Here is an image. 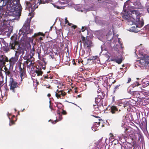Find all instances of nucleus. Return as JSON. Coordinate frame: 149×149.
Here are the masks:
<instances>
[{
	"label": "nucleus",
	"instance_id": "f257e3e1",
	"mask_svg": "<svg viewBox=\"0 0 149 149\" xmlns=\"http://www.w3.org/2000/svg\"><path fill=\"white\" fill-rule=\"evenodd\" d=\"M6 10L20 17L21 15L22 8L19 0H6Z\"/></svg>",
	"mask_w": 149,
	"mask_h": 149
},
{
	"label": "nucleus",
	"instance_id": "f03ea898",
	"mask_svg": "<svg viewBox=\"0 0 149 149\" xmlns=\"http://www.w3.org/2000/svg\"><path fill=\"white\" fill-rule=\"evenodd\" d=\"M128 14H125L123 16V18L127 21L128 25H132L135 22L139 21L141 14L138 10H130L127 11Z\"/></svg>",
	"mask_w": 149,
	"mask_h": 149
},
{
	"label": "nucleus",
	"instance_id": "7ed1b4c3",
	"mask_svg": "<svg viewBox=\"0 0 149 149\" xmlns=\"http://www.w3.org/2000/svg\"><path fill=\"white\" fill-rule=\"evenodd\" d=\"M53 0H31L29 2L26 1V4L27 8L30 12L32 13L38 8L40 4L48 3L49 1L54 2Z\"/></svg>",
	"mask_w": 149,
	"mask_h": 149
},
{
	"label": "nucleus",
	"instance_id": "20e7f679",
	"mask_svg": "<svg viewBox=\"0 0 149 149\" xmlns=\"http://www.w3.org/2000/svg\"><path fill=\"white\" fill-rule=\"evenodd\" d=\"M20 46L18 42L16 40L12 41L10 43L8 46L6 47L4 50L6 52H8L10 51V49H13L15 53L17 52L19 54H23L24 53V50Z\"/></svg>",
	"mask_w": 149,
	"mask_h": 149
},
{
	"label": "nucleus",
	"instance_id": "39448f33",
	"mask_svg": "<svg viewBox=\"0 0 149 149\" xmlns=\"http://www.w3.org/2000/svg\"><path fill=\"white\" fill-rule=\"evenodd\" d=\"M32 18V17H30L26 20L22 28L19 30V36L22 35L23 37L27 34L33 33V29H30V23Z\"/></svg>",
	"mask_w": 149,
	"mask_h": 149
},
{
	"label": "nucleus",
	"instance_id": "423d86ee",
	"mask_svg": "<svg viewBox=\"0 0 149 149\" xmlns=\"http://www.w3.org/2000/svg\"><path fill=\"white\" fill-rule=\"evenodd\" d=\"M105 96L104 93L101 92L100 94L97 95V97L95 98V102L96 104L99 103L100 106L95 109V111H97V113L101 112L104 109L103 106V99Z\"/></svg>",
	"mask_w": 149,
	"mask_h": 149
},
{
	"label": "nucleus",
	"instance_id": "0eeeda50",
	"mask_svg": "<svg viewBox=\"0 0 149 149\" xmlns=\"http://www.w3.org/2000/svg\"><path fill=\"white\" fill-rule=\"evenodd\" d=\"M10 89L13 93H15L17 88H19V84L12 78H10L9 81Z\"/></svg>",
	"mask_w": 149,
	"mask_h": 149
},
{
	"label": "nucleus",
	"instance_id": "6e6552de",
	"mask_svg": "<svg viewBox=\"0 0 149 149\" xmlns=\"http://www.w3.org/2000/svg\"><path fill=\"white\" fill-rule=\"evenodd\" d=\"M133 0H128L125 3L124 6H127V8L129 7V5H132L133 4L134 6L137 9H141L143 8V7L142 6L141 3L139 1H132Z\"/></svg>",
	"mask_w": 149,
	"mask_h": 149
},
{
	"label": "nucleus",
	"instance_id": "1a4fd4ad",
	"mask_svg": "<svg viewBox=\"0 0 149 149\" xmlns=\"http://www.w3.org/2000/svg\"><path fill=\"white\" fill-rule=\"evenodd\" d=\"M33 37V38L35 39L36 42H41L43 40V38H45V35L43 33L39 32L35 33Z\"/></svg>",
	"mask_w": 149,
	"mask_h": 149
},
{
	"label": "nucleus",
	"instance_id": "9d476101",
	"mask_svg": "<svg viewBox=\"0 0 149 149\" xmlns=\"http://www.w3.org/2000/svg\"><path fill=\"white\" fill-rule=\"evenodd\" d=\"M81 36L82 41H83L84 46L89 47L92 46V42L89 37L87 36L86 38L81 34Z\"/></svg>",
	"mask_w": 149,
	"mask_h": 149
},
{
	"label": "nucleus",
	"instance_id": "9b49d317",
	"mask_svg": "<svg viewBox=\"0 0 149 149\" xmlns=\"http://www.w3.org/2000/svg\"><path fill=\"white\" fill-rule=\"evenodd\" d=\"M19 54L18 53L16 52V53H15V56L13 57H12L9 59L10 68H13L14 65L18 60Z\"/></svg>",
	"mask_w": 149,
	"mask_h": 149
},
{
	"label": "nucleus",
	"instance_id": "f8f14e48",
	"mask_svg": "<svg viewBox=\"0 0 149 149\" xmlns=\"http://www.w3.org/2000/svg\"><path fill=\"white\" fill-rule=\"evenodd\" d=\"M3 14H2L1 16L0 20L2 22L1 24L3 28L6 27V26L9 24L10 23V19H9L7 16H6Z\"/></svg>",
	"mask_w": 149,
	"mask_h": 149
},
{
	"label": "nucleus",
	"instance_id": "ddd939ff",
	"mask_svg": "<svg viewBox=\"0 0 149 149\" xmlns=\"http://www.w3.org/2000/svg\"><path fill=\"white\" fill-rule=\"evenodd\" d=\"M69 2V0H58L56 4L52 3V4L54 7L58 9H60L63 7L62 6H59L60 4H65L68 3Z\"/></svg>",
	"mask_w": 149,
	"mask_h": 149
},
{
	"label": "nucleus",
	"instance_id": "4468645a",
	"mask_svg": "<svg viewBox=\"0 0 149 149\" xmlns=\"http://www.w3.org/2000/svg\"><path fill=\"white\" fill-rule=\"evenodd\" d=\"M66 94V93L63 91L61 90L59 91L58 90H57L56 92L55 95L57 98H61V96H64Z\"/></svg>",
	"mask_w": 149,
	"mask_h": 149
},
{
	"label": "nucleus",
	"instance_id": "2eb2a0df",
	"mask_svg": "<svg viewBox=\"0 0 149 149\" xmlns=\"http://www.w3.org/2000/svg\"><path fill=\"white\" fill-rule=\"evenodd\" d=\"M22 63L21 62H19L18 64L19 67V73H20V77L22 79L23 76H24L25 74V70L24 69V68H22L21 67V65Z\"/></svg>",
	"mask_w": 149,
	"mask_h": 149
},
{
	"label": "nucleus",
	"instance_id": "dca6fc26",
	"mask_svg": "<svg viewBox=\"0 0 149 149\" xmlns=\"http://www.w3.org/2000/svg\"><path fill=\"white\" fill-rule=\"evenodd\" d=\"M93 116H94V117H95V118H99V119H98V122H95V125H94L93 126V127H92V130H93V131H95L96 130H97V126L96 125V124L98 125H100V121L101 120L100 119V117H98V116H94V115H93Z\"/></svg>",
	"mask_w": 149,
	"mask_h": 149
},
{
	"label": "nucleus",
	"instance_id": "f3484780",
	"mask_svg": "<svg viewBox=\"0 0 149 149\" xmlns=\"http://www.w3.org/2000/svg\"><path fill=\"white\" fill-rule=\"evenodd\" d=\"M5 70V72L6 75L8 76V77L12 78L13 76V72L11 71H10L9 69H8L6 66L4 68Z\"/></svg>",
	"mask_w": 149,
	"mask_h": 149
},
{
	"label": "nucleus",
	"instance_id": "a211bd4d",
	"mask_svg": "<svg viewBox=\"0 0 149 149\" xmlns=\"http://www.w3.org/2000/svg\"><path fill=\"white\" fill-rule=\"evenodd\" d=\"M122 145V149H131V147L128 146L130 144L128 142H123Z\"/></svg>",
	"mask_w": 149,
	"mask_h": 149
},
{
	"label": "nucleus",
	"instance_id": "6ab92c4d",
	"mask_svg": "<svg viewBox=\"0 0 149 149\" xmlns=\"http://www.w3.org/2000/svg\"><path fill=\"white\" fill-rule=\"evenodd\" d=\"M34 58L30 55L29 57L26 61H24L23 64L27 65H28L29 62L30 63L31 61H34Z\"/></svg>",
	"mask_w": 149,
	"mask_h": 149
},
{
	"label": "nucleus",
	"instance_id": "aec40b11",
	"mask_svg": "<svg viewBox=\"0 0 149 149\" xmlns=\"http://www.w3.org/2000/svg\"><path fill=\"white\" fill-rule=\"evenodd\" d=\"M35 72L38 76H42L43 73V72L42 71L41 68H39L36 67V70H35Z\"/></svg>",
	"mask_w": 149,
	"mask_h": 149
},
{
	"label": "nucleus",
	"instance_id": "412c9836",
	"mask_svg": "<svg viewBox=\"0 0 149 149\" xmlns=\"http://www.w3.org/2000/svg\"><path fill=\"white\" fill-rule=\"evenodd\" d=\"M110 110L112 113L114 114L118 111V109L116 106L113 105L111 107Z\"/></svg>",
	"mask_w": 149,
	"mask_h": 149
},
{
	"label": "nucleus",
	"instance_id": "4be33fe9",
	"mask_svg": "<svg viewBox=\"0 0 149 149\" xmlns=\"http://www.w3.org/2000/svg\"><path fill=\"white\" fill-rule=\"evenodd\" d=\"M134 24H136V27L141 28L143 25L144 23L143 22L139 20V21L135 22Z\"/></svg>",
	"mask_w": 149,
	"mask_h": 149
},
{
	"label": "nucleus",
	"instance_id": "5701e85b",
	"mask_svg": "<svg viewBox=\"0 0 149 149\" xmlns=\"http://www.w3.org/2000/svg\"><path fill=\"white\" fill-rule=\"evenodd\" d=\"M57 114H58L59 117V120H58L57 119H56V120H55L54 121H52L51 120H49V121H51V122L52 123V124H54L56 123L58 121L61 120L62 119V116L60 114V113L59 111H58Z\"/></svg>",
	"mask_w": 149,
	"mask_h": 149
},
{
	"label": "nucleus",
	"instance_id": "b1692460",
	"mask_svg": "<svg viewBox=\"0 0 149 149\" xmlns=\"http://www.w3.org/2000/svg\"><path fill=\"white\" fill-rule=\"evenodd\" d=\"M120 104V106L123 107L125 109H127L129 106V103L127 102H125L123 103H121Z\"/></svg>",
	"mask_w": 149,
	"mask_h": 149
},
{
	"label": "nucleus",
	"instance_id": "393cba45",
	"mask_svg": "<svg viewBox=\"0 0 149 149\" xmlns=\"http://www.w3.org/2000/svg\"><path fill=\"white\" fill-rule=\"evenodd\" d=\"M6 0H1L0 2V6H2V7L4 8L6 7Z\"/></svg>",
	"mask_w": 149,
	"mask_h": 149
},
{
	"label": "nucleus",
	"instance_id": "a878e982",
	"mask_svg": "<svg viewBox=\"0 0 149 149\" xmlns=\"http://www.w3.org/2000/svg\"><path fill=\"white\" fill-rule=\"evenodd\" d=\"M130 94H131L132 95L135 96H136V97H137L138 95H139V92L137 91H131L130 92Z\"/></svg>",
	"mask_w": 149,
	"mask_h": 149
},
{
	"label": "nucleus",
	"instance_id": "bb28decb",
	"mask_svg": "<svg viewBox=\"0 0 149 149\" xmlns=\"http://www.w3.org/2000/svg\"><path fill=\"white\" fill-rule=\"evenodd\" d=\"M43 77L44 78V79H52V76H51V75H48V74H46V75H44L43 76Z\"/></svg>",
	"mask_w": 149,
	"mask_h": 149
},
{
	"label": "nucleus",
	"instance_id": "cd10ccee",
	"mask_svg": "<svg viewBox=\"0 0 149 149\" xmlns=\"http://www.w3.org/2000/svg\"><path fill=\"white\" fill-rule=\"evenodd\" d=\"M5 62L3 60H0V68L3 67L5 65Z\"/></svg>",
	"mask_w": 149,
	"mask_h": 149
},
{
	"label": "nucleus",
	"instance_id": "c85d7f7f",
	"mask_svg": "<svg viewBox=\"0 0 149 149\" xmlns=\"http://www.w3.org/2000/svg\"><path fill=\"white\" fill-rule=\"evenodd\" d=\"M115 61L118 64H120L122 61V58H119L118 59H115Z\"/></svg>",
	"mask_w": 149,
	"mask_h": 149
},
{
	"label": "nucleus",
	"instance_id": "c756f323",
	"mask_svg": "<svg viewBox=\"0 0 149 149\" xmlns=\"http://www.w3.org/2000/svg\"><path fill=\"white\" fill-rule=\"evenodd\" d=\"M114 149H122V145L121 144H118L115 146Z\"/></svg>",
	"mask_w": 149,
	"mask_h": 149
},
{
	"label": "nucleus",
	"instance_id": "7c9ffc66",
	"mask_svg": "<svg viewBox=\"0 0 149 149\" xmlns=\"http://www.w3.org/2000/svg\"><path fill=\"white\" fill-rule=\"evenodd\" d=\"M88 27L86 26H82V27L81 31L82 32H84L86 30V32L88 33Z\"/></svg>",
	"mask_w": 149,
	"mask_h": 149
},
{
	"label": "nucleus",
	"instance_id": "2f4dec72",
	"mask_svg": "<svg viewBox=\"0 0 149 149\" xmlns=\"http://www.w3.org/2000/svg\"><path fill=\"white\" fill-rule=\"evenodd\" d=\"M34 61H31L29 63V65H28V66H27V67L28 68H30L31 66L33 67L34 66Z\"/></svg>",
	"mask_w": 149,
	"mask_h": 149
},
{
	"label": "nucleus",
	"instance_id": "473e14b6",
	"mask_svg": "<svg viewBox=\"0 0 149 149\" xmlns=\"http://www.w3.org/2000/svg\"><path fill=\"white\" fill-rule=\"evenodd\" d=\"M99 59V57L97 56H95L92 57H91L90 60H97V61H98V60Z\"/></svg>",
	"mask_w": 149,
	"mask_h": 149
},
{
	"label": "nucleus",
	"instance_id": "72a5a7b5",
	"mask_svg": "<svg viewBox=\"0 0 149 149\" xmlns=\"http://www.w3.org/2000/svg\"><path fill=\"white\" fill-rule=\"evenodd\" d=\"M120 86V85H118L116 86L114 88L113 93H115L116 91L118 89H119V87Z\"/></svg>",
	"mask_w": 149,
	"mask_h": 149
},
{
	"label": "nucleus",
	"instance_id": "f704fd0d",
	"mask_svg": "<svg viewBox=\"0 0 149 149\" xmlns=\"http://www.w3.org/2000/svg\"><path fill=\"white\" fill-rule=\"evenodd\" d=\"M5 8L2 7V6H0V12H3L4 11Z\"/></svg>",
	"mask_w": 149,
	"mask_h": 149
},
{
	"label": "nucleus",
	"instance_id": "c9c22d12",
	"mask_svg": "<svg viewBox=\"0 0 149 149\" xmlns=\"http://www.w3.org/2000/svg\"><path fill=\"white\" fill-rule=\"evenodd\" d=\"M44 86H46V87L47 88H48L51 89H52V88L51 87V86L49 84L45 85Z\"/></svg>",
	"mask_w": 149,
	"mask_h": 149
},
{
	"label": "nucleus",
	"instance_id": "e433bc0d",
	"mask_svg": "<svg viewBox=\"0 0 149 149\" xmlns=\"http://www.w3.org/2000/svg\"><path fill=\"white\" fill-rule=\"evenodd\" d=\"M97 104L96 105H94V107L95 109H96L97 108H98L99 106H100L99 104L97 103L96 104Z\"/></svg>",
	"mask_w": 149,
	"mask_h": 149
},
{
	"label": "nucleus",
	"instance_id": "4c0bfd02",
	"mask_svg": "<svg viewBox=\"0 0 149 149\" xmlns=\"http://www.w3.org/2000/svg\"><path fill=\"white\" fill-rule=\"evenodd\" d=\"M3 77L2 75L1 72H0V80H1L3 79Z\"/></svg>",
	"mask_w": 149,
	"mask_h": 149
},
{
	"label": "nucleus",
	"instance_id": "58836bf2",
	"mask_svg": "<svg viewBox=\"0 0 149 149\" xmlns=\"http://www.w3.org/2000/svg\"><path fill=\"white\" fill-rule=\"evenodd\" d=\"M54 58V55H53V54H51L49 55V58L50 59H52Z\"/></svg>",
	"mask_w": 149,
	"mask_h": 149
},
{
	"label": "nucleus",
	"instance_id": "ea45409f",
	"mask_svg": "<svg viewBox=\"0 0 149 149\" xmlns=\"http://www.w3.org/2000/svg\"><path fill=\"white\" fill-rule=\"evenodd\" d=\"M29 57V56H25L23 57V58L26 61Z\"/></svg>",
	"mask_w": 149,
	"mask_h": 149
},
{
	"label": "nucleus",
	"instance_id": "a19ab883",
	"mask_svg": "<svg viewBox=\"0 0 149 149\" xmlns=\"http://www.w3.org/2000/svg\"><path fill=\"white\" fill-rule=\"evenodd\" d=\"M49 102V103H50V104H49V107L51 109V110H52L53 109V107H52L51 106V101H50Z\"/></svg>",
	"mask_w": 149,
	"mask_h": 149
},
{
	"label": "nucleus",
	"instance_id": "79ce46f5",
	"mask_svg": "<svg viewBox=\"0 0 149 149\" xmlns=\"http://www.w3.org/2000/svg\"><path fill=\"white\" fill-rule=\"evenodd\" d=\"M62 114L64 115H66L67 114V112L63 110V111L62 112Z\"/></svg>",
	"mask_w": 149,
	"mask_h": 149
},
{
	"label": "nucleus",
	"instance_id": "37998d69",
	"mask_svg": "<svg viewBox=\"0 0 149 149\" xmlns=\"http://www.w3.org/2000/svg\"><path fill=\"white\" fill-rule=\"evenodd\" d=\"M3 79L1 80H0V88H1V86H2V84L3 83Z\"/></svg>",
	"mask_w": 149,
	"mask_h": 149
},
{
	"label": "nucleus",
	"instance_id": "c03bdc74",
	"mask_svg": "<svg viewBox=\"0 0 149 149\" xmlns=\"http://www.w3.org/2000/svg\"><path fill=\"white\" fill-rule=\"evenodd\" d=\"M115 96H113L111 98V101H112V103L114 102H115Z\"/></svg>",
	"mask_w": 149,
	"mask_h": 149
},
{
	"label": "nucleus",
	"instance_id": "a18cd8bd",
	"mask_svg": "<svg viewBox=\"0 0 149 149\" xmlns=\"http://www.w3.org/2000/svg\"><path fill=\"white\" fill-rule=\"evenodd\" d=\"M131 81V79L130 78H128V81L127 82V83H130Z\"/></svg>",
	"mask_w": 149,
	"mask_h": 149
},
{
	"label": "nucleus",
	"instance_id": "49530a36",
	"mask_svg": "<svg viewBox=\"0 0 149 149\" xmlns=\"http://www.w3.org/2000/svg\"><path fill=\"white\" fill-rule=\"evenodd\" d=\"M68 23H69V21L67 20V18H66L65 19V24Z\"/></svg>",
	"mask_w": 149,
	"mask_h": 149
},
{
	"label": "nucleus",
	"instance_id": "de8ad7c7",
	"mask_svg": "<svg viewBox=\"0 0 149 149\" xmlns=\"http://www.w3.org/2000/svg\"><path fill=\"white\" fill-rule=\"evenodd\" d=\"M101 92V89L100 88H98L97 90V92L98 93H100V92Z\"/></svg>",
	"mask_w": 149,
	"mask_h": 149
},
{
	"label": "nucleus",
	"instance_id": "09e8293b",
	"mask_svg": "<svg viewBox=\"0 0 149 149\" xmlns=\"http://www.w3.org/2000/svg\"><path fill=\"white\" fill-rule=\"evenodd\" d=\"M123 128L125 130L124 132H125L128 130V128L125 127H124Z\"/></svg>",
	"mask_w": 149,
	"mask_h": 149
},
{
	"label": "nucleus",
	"instance_id": "8fccbe9b",
	"mask_svg": "<svg viewBox=\"0 0 149 149\" xmlns=\"http://www.w3.org/2000/svg\"><path fill=\"white\" fill-rule=\"evenodd\" d=\"M4 61H5V62H9V60L8 59V58H6L5 60Z\"/></svg>",
	"mask_w": 149,
	"mask_h": 149
},
{
	"label": "nucleus",
	"instance_id": "3c124183",
	"mask_svg": "<svg viewBox=\"0 0 149 149\" xmlns=\"http://www.w3.org/2000/svg\"><path fill=\"white\" fill-rule=\"evenodd\" d=\"M133 146H134L136 143V141H134L133 142Z\"/></svg>",
	"mask_w": 149,
	"mask_h": 149
},
{
	"label": "nucleus",
	"instance_id": "603ef678",
	"mask_svg": "<svg viewBox=\"0 0 149 149\" xmlns=\"http://www.w3.org/2000/svg\"><path fill=\"white\" fill-rule=\"evenodd\" d=\"M72 27L74 29H75L77 27V26L76 25H74L72 26Z\"/></svg>",
	"mask_w": 149,
	"mask_h": 149
},
{
	"label": "nucleus",
	"instance_id": "864d4df0",
	"mask_svg": "<svg viewBox=\"0 0 149 149\" xmlns=\"http://www.w3.org/2000/svg\"><path fill=\"white\" fill-rule=\"evenodd\" d=\"M110 138H112V137H113L114 135H113V134H112L110 133Z\"/></svg>",
	"mask_w": 149,
	"mask_h": 149
},
{
	"label": "nucleus",
	"instance_id": "5fc2aeb1",
	"mask_svg": "<svg viewBox=\"0 0 149 149\" xmlns=\"http://www.w3.org/2000/svg\"><path fill=\"white\" fill-rule=\"evenodd\" d=\"M111 139H113L114 140H116V136H113V137H112V138H110Z\"/></svg>",
	"mask_w": 149,
	"mask_h": 149
},
{
	"label": "nucleus",
	"instance_id": "6e6d98bb",
	"mask_svg": "<svg viewBox=\"0 0 149 149\" xmlns=\"http://www.w3.org/2000/svg\"><path fill=\"white\" fill-rule=\"evenodd\" d=\"M31 53L32 54V55H34V51H31Z\"/></svg>",
	"mask_w": 149,
	"mask_h": 149
},
{
	"label": "nucleus",
	"instance_id": "4d7b16f0",
	"mask_svg": "<svg viewBox=\"0 0 149 149\" xmlns=\"http://www.w3.org/2000/svg\"><path fill=\"white\" fill-rule=\"evenodd\" d=\"M14 121L13 120H12L11 121V125H13V124H14Z\"/></svg>",
	"mask_w": 149,
	"mask_h": 149
},
{
	"label": "nucleus",
	"instance_id": "13d9d810",
	"mask_svg": "<svg viewBox=\"0 0 149 149\" xmlns=\"http://www.w3.org/2000/svg\"><path fill=\"white\" fill-rule=\"evenodd\" d=\"M120 44V47H121V48L122 49H123L124 48V47H122V45L121 44V43H119Z\"/></svg>",
	"mask_w": 149,
	"mask_h": 149
},
{
	"label": "nucleus",
	"instance_id": "bf43d9fd",
	"mask_svg": "<svg viewBox=\"0 0 149 149\" xmlns=\"http://www.w3.org/2000/svg\"><path fill=\"white\" fill-rule=\"evenodd\" d=\"M42 60H43L44 62L45 63V64H46V63L45 62V59L44 58H42Z\"/></svg>",
	"mask_w": 149,
	"mask_h": 149
},
{
	"label": "nucleus",
	"instance_id": "052dcab7",
	"mask_svg": "<svg viewBox=\"0 0 149 149\" xmlns=\"http://www.w3.org/2000/svg\"><path fill=\"white\" fill-rule=\"evenodd\" d=\"M139 85V83L138 82L137 83H136V84H135V86H138Z\"/></svg>",
	"mask_w": 149,
	"mask_h": 149
},
{
	"label": "nucleus",
	"instance_id": "680f3d73",
	"mask_svg": "<svg viewBox=\"0 0 149 149\" xmlns=\"http://www.w3.org/2000/svg\"><path fill=\"white\" fill-rule=\"evenodd\" d=\"M51 94L50 93H48L47 95V96L49 97L51 96Z\"/></svg>",
	"mask_w": 149,
	"mask_h": 149
},
{
	"label": "nucleus",
	"instance_id": "e2e57ef3",
	"mask_svg": "<svg viewBox=\"0 0 149 149\" xmlns=\"http://www.w3.org/2000/svg\"><path fill=\"white\" fill-rule=\"evenodd\" d=\"M147 10V11H148V12L149 13V7L148 8Z\"/></svg>",
	"mask_w": 149,
	"mask_h": 149
},
{
	"label": "nucleus",
	"instance_id": "0e129e2a",
	"mask_svg": "<svg viewBox=\"0 0 149 149\" xmlns=\"http://www.w3.org/2000/svg\"><path fill=\"white\" fill-rule=\"evenodd\" d=\"M68 23V25H69V26H70L71 25V23H70L69 22V23Z\"/></svg>",
	"mask_w": 149,
	"mask_h": 149
},
{
	"label": "nucleus",
	"instance_id": "69168bd1",
	"mask_svg": "<svg viewBox=\"0 0 149 149\" xmlns=\"http://www.w3.org/2000/svg\"><path fill=\"white\" fill-rule=\"evenodd\" d=\"M116 82V81L115 80L113 82H112V83L113 84V83H115Z\"/></svg>",
	"mask_w": 149,
	"mask_h": 149
},
{
	"label": "nucleus",
	"instance_id": "338daca9",
	"mask_svg": "<svg viewBox=\"0 0 149 149\" xmlns=\"http://www.w3.org/2000/svg\"><path fill=\"white\" fill-rule=\"evenodd\" d=\"M79 42H80L81 43H80L81 45V40H80L79 41Z\"/></svg>",
	"mask_w": 149,
	"mask_h": 149
},
{
	"label": "nucleus",
	"instance_id": "774afa93",
	"mask_svg": "<svg viewBox=\"0 0 149 149\" xmlns=\"http://www.w3.org/2000/svg\"><path fill=\"white\" fill-rule=\"evenodd\" d=\"M42 68H43V69H45V68H46V67H42Z\"/></svg>",
	"mask_w": 149,
	"mask_h": 149
}]
</instances>
